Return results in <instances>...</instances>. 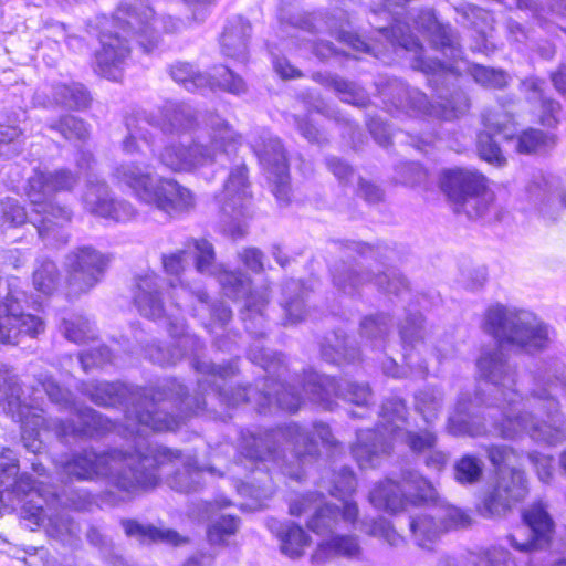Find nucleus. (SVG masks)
<instances>
[{"label":"nucleus","mask_w":566,"mask_h":566,"mask_svg":"<svg viewBox=\"0 0 566 566\" xmlns=\"http://www.w3.org/2000/svg\"><path fill=\"white\" fill-rule=\"evenodd\" d=\"M478 369L494 386L488 402L484 420L475 423L471 417L473 406L468 395H461L454 412L449 417L448 430L453 436L481 437L492 434L502 439H517L528 434L533 440L556 446L566 440V420L559 413L556 394L566 384H551L549 388L536 382L526 397L515 390V370L509 365L501 349L481 355Z\"/></svg>","instance_id":"nucleus-1"},{"label":"nucleus","mask_w":566,"mask_h":566,"mask_svg":"<svg viewBox=\"0 0 566 566\" xmlns=\"http://www.w3.org/2000/svg\"><path fill=\"white\" fill-rule=\"evenodd\" d=\"M0 413L10 415L20 422L23 446L32 453L43 449L41 432L65 440L112 428V423L94 409L78 407L72 394L48 374H39L32 396L22 397L18 377L1 361Z\"/></svg>","instance_id":"nucleus-2"},{"label":"nucleus","mask_w":566,"mask_h":566,"mask_svg":"<svg viewBox=\"0 0 566 566\" xmlns=\"http://www.w3.org/2000/svg\"><path fill=\"white\" fill-rule=\"evenodd\" d=\"M166 448H158L147 454L124 453L119 450L98 452L86 448L61 461V471L78 481L106 479L116 489L133 494L155 488L159 480L158 470L179 459Z\"/></svg>","instance_id":"nucleus-3"},{"label":"nucleus","mask_w":566,"mask_h":566,"mask_svg":"<svg viewBox=\"0 0 566 566\" xmlns=\"http://www.w3.org/2000/svg\"><path fill=\"white\" fill-rule=\"evenodd\" d=\"M161 263L165 273L170 276L169 286L172 290L171 298L175 301L169 307L165 305L161 297L164 281L159 275L150 272L136 279L134 302L143 316L151 319L166 318L168 332L172 337L181 338L184 344H193L195 339L187 334L185 321L178 313L182 307H188L189 300L196 298L202 306L206 305V292L191 290L181 280L189 264L186 250L163 254Z\"/></svg>","instance_id":"nucleus-4"},{"label":"nucleus","mask_w":566,"mask_h":566,"mask_svg":"<svg viewBox=\"0 0 566 566\" xmlns=\"http://www.w3.org/2000/svg\"><path fill=\"white\" fill-rule=\"evenodd\" d=\"M17 496H25L21 516L35 527H44L49 536L62 542H71L76 536L78 526L62 510V506L84 511L92 504L91 495L84 491L73 492L65 501L54 492L35 488L34 481L21 474L15 481Z\"/></svg>","instance_id":"nucleus-5"},{"label":"nucleus","mask_w":566,"mask_h":566,"mask_svg":"<svg viewBox=\"0 0 566 566\" xmlns=\"http://www.w3.org/2000/svg\"><path fill=\"white\" fill-rule=\"evenodd\" d=\"M407 408L400 398H391L381 407V422L378 430H359L357 441L352 447V453L360 468L377 465L379 458L389 452L391 440L401 439L412 451L423 452L434 447L436 434L429 430L423 432H405L402 424L406 422Z\"/></svg>","instance_id":"nucleus-6"},{"label":"nucleus","mask_w":566,"mask_h":566,"mask_svg":"<svg viewBox=\"0 0 566 566\" xmlns=\"http://www.w3.org/2000/svg\"><path fill=\"white\" fill-rule=\"evenodd\" d=\"M195 369L200 374L198 387L201 391H209V396L219 399L229 407L238 406L240 402L254 401L259 408V412H263L268 406L272 403V394L275 395L277 406L286 411H296L303 398L291 385L279 384L273 379H266L264 391H259L252 387L239 388L235 392L228 395L221 390V384L232 377L238 368L233 363L224 366L214 365L208 360H196Z\"/></svg>","instance_id":"nucleus-7"},{"label":"nucleus","mask_w":566,"mask_h":566,"mask_svg":"<svg viewBox=\"0 0 566 566\" xmlns=\"http://www.w3.org/2000/svg\"><path fill=\"white\" fill-rule=\"evenodd\" d=\"M114 176L139 201L170 217L188 213L196 206V198L190 189L172 178L155 179L148 165L126 163L115 169Z\"/></svg>","instance_id":"nucleus-8"},{"label":"nucleus","mask_w":566,"mask_h":566,"mask_svg":"<svg viewBox=\"0 0 566 566\" xmlns=\"http://www.w3.org/2000/svg\"><path fill=\"white\" fill-rule=\"evenodd\" d=\"M78 181L80 177L66 168L54 171L35 169L29 177L25 195L33 207L29 220L43 240L55 235L56 228L64 227L72 218V212L66 207L56 206L50 200L51 196L60 191H71Z\"/></svg>","instance_id":"nucleus-9"},{"label":"nucleus","mask_w":566,"mask_h":566,"mask_svg":"<svg viewBox=\"0 0 566 566\" xmlns=\"http://www.w3.org/2000/svg\"><path fill=\"white\" fill-rule=\"evenodd\" d=\"M239 136L222 120H213L209 132L189 145L170 144L159 154V161L174 172H195L211 167L228 156V148Z\"/></svg>","instance_id":"nucleus-10"},{"label":"nucleus","mask_w":566,"mask_h":566,"mask_svg":"<svg viewBox=\"0 0 566 566\" xmlns=\"http://www.w3.org/2000/svg\"><path fill=\"white\" fill-rule=\"evenodd\" d=\"M166 399L178 400L185 410L191 412L202 410L207 406L206 399L187 396L184 386L175 379L166 380L163 386L145 395L144 400L126 411L129 430L137 434H144L148 429L175 430L184 417L168 415L165 410L157 409V403Z\"/></svg>","instance_id":"nucleus-11"},{"label":"nucleus","mask_w":566,"mask_h":566,"mask_svg":"<svg viewBox=\"0 0 566 566\" xmlns=\"http://www.w3.org/2000/svg\"><path fill=\"white\" fill-rule=\"evenodd\" d=\"M484 328L501 347L511 346L534 352L548 343L547 326L533 313L510 308L500 304L488 308Z\"/></svg>","instance_id":"nucleus-12"},{"label":"nucleus","mask_w":566,"mask_h":566,"mask_svg":"<svg viewBox=\"0 0 566 566\" xmlns=\"http://www.w3.org/2000/svg\"><path fill=\"white\" fill-rule=\"evenodd\" d=\"M488 459L497 470L494 488L484 496L480 512L485 517L504 514L527 494L526 479L523 471L512 468L506 470L516 452L512 447L492 444L485 449Z\"/></svg>","instance_id":"nucleus-13"},{"label":"nucleus","mask_w":566,"mask_h":566,"mask_svg":"<svg viewBox=\"0 0 566 566\" xmlns=\"http://www.w3.org/2000/svg\"><path fill=\"white\" fill-rule=\"evenodd\" d=\"M284 441L291 449V453L300 462L304 463L307 457H313L316 444L310 432L296 423L265 431L256 434L250 431H242L239 441L240 454L250 461H277L279 444Z\"/></svg>","instance_id":"nucleus-14"},{"label":"nucleus","mask_w":566,"mask_h":566,"mask_svg":"<svg viewBox=\"0 0 566 566\" xmlns=\"http://www.w3.org/2000/svg\"><path fill=\"white\" fill-rule=\"evenodd\" d=\"M197 125L195 112L189 105L167 103L161 118L154 122L147 116L127 118L128 135L123 140V150L128 155L153 153V134L150 128H159L165 134L182 135L190 133Z\"/></svg>","instance_id":"nucleus-15"},{"label":"nucleus","mask_w":566,"mask_h":566,"mask_svg":"<svg viewBox=\"0 0 566 566\" xmlns=\"http://www.w3.org/2000/svg\"><path fill=\"white\" fill-rule=\"evenodd\" d=\"M440 182L443 192L454 202L455 212H463L471 219L484 216L493 201L485 178L476 171L448 169L442 172Z\"/></svg>","instance_id":"nucleus-16"},{"label":"nucleus","mask_w":566,"mask_h":566,"mask_svg":"<svg viewBox=\"0 0 566 566\" xmlns=\"http://www.w3.org/2000/svg\"><path fill=\"white\" fill-rule=\"evenodd\" d=\"M437 495L431 482L417 471L405 470L400 484L389 479L380 482L370 491L369 501L376 509L397 513L403 511L408 504L433 502Z\"/></svg>","instance_id":"nucleus-17"},{"label":"nucleus","mask_w":566,"mask_h":566,"mask_svg":"<svg viewBox=\"0 0 566 566\" xmlns=\"http://www.w3.org/2000/svg\"><path fill=\"white\" fill-rule=\"evenodd\" d=\"M23 302L25 293L19 287V280L10 279L4 301L0 304L1 344H15L21 334L36 336L44 331V323L40 317L23 313Z\"/></svg>","instance_id":"nucleus-18"},{"label":"nucleus","mask_w":566,"mask_h":566,"mask_svg":"<svg viewBox=\"0 0 566 566\" xmlns=\"http://www.w3.org/2000/svg\"><path fill=\"white\" fill-rule=\"evenodd\" d=\"M218 280L229 297L244 298L241 317L245 328L255 337H263L265 335L264 310L269 302L266 290L252 292L250 279L242 272L224 271L219 273Z\"/></svg>","instance_id":"nucleus-19"},{"label":"nucleus","mask_w":566,"mask_h":566,"mask_svg":"<svg viewBox=\"0 0 566 566\" xmlns=\"http://www.w3.org/2000/svg\"><path fill=\"white\" fill-rule=\"evenodd\" d=\"M116 19L135 30L137 42L146 53L151 52L158 43L159 24L165 32H177L182 25L171 15L155 18L154 10L142 0L134 4H122L116 11Z\"/></svg>","instance_id":"nucleus-20"},{"label":"nucleus","mask_w":566,"mask_h":566,"mask_svg":"<svg viewBox=\"0 0 566 566\" xmlns=\"http://www.w3.org/2000/svg\"><path fill=\"white\" fill-rule=\"evenodd\" d=\"M221 212L224 231L233 238L245 233V224L241 219L245 216L249 200V184L244 165L233 168L224 184L223 190L216 197Z\"/></svg>","instance_id":"nucleus-21"},{"label":"nucleus","mask_w":566,"mask_h":566,"mask_svg":"<svg viewBox=\"0 0 566 566\" xmlns=\"http://www.w3.org/2000/svg\"><path fill=\"white\" fill-rule=\"evenodd\" d=\"M303 391L307 399L332 409V397L337 396L357 406H366L371 399V391L367 384L352 381L337 382L334 378L314 371L305 376Z\"/></svg>","instance_id":"nucleus-22"},{"label":"nucleus","mask_w":566,"mask_h":566,"mask_svg":"<svg viewBox=\"0 0 566 566\" xmlns=\"http://www.w3.org/2000/svg\"><path fill=\"white\" fill-rule=\"evenodd\" d=\"M113 28L114 31L108 30L101 33V49L95 53V71L103 77L119 81L123 65L130 53L127 35L132 33L137 36V34L127 23L118 22L116 14Z\"/></svg>","instance_id":"nucleus-23"},{"label":"nucleus","mask_w":566,"mask_h":566,"mask_svg":"<svg viewBox=\"0 0 566 566\" xmlns=\"http://www.w3.org/2000/svg\"><path fill=\"white\" fill-rule=\"evenodd\" d=\"M252 148L268 174V179L273 187L272 192L276 199L281 202L289 201V165L281 142L268 132H262L252 142Z\"/></svg>","instance_id":"nucleus-24"},{"label":"nucleus","mask_w":566,"mask_h":566,"mask_svg":"<svg viewBox=\"0 0 566 566\" xmlns=\"http://www.w3.org/2000/svg\"><path fill=\"white\" fill-rule=\"evenodd\" d=\"M332 277L334 285L346 294H354L361 286L373 281L370 273L363 271L361 264H352L344 261L332 268ZM374 283L380 290L394 294H399L408 289L406 279L395 272H384L375 275Z\"/></svg>","instance_id":"nucleus-25"},{"label":"nucleus","mask_w":566,"mask_h":566,"mask_svg":"<svg viewBox=\"0 0 566 566\" xmlns=\"http://www.w3.org/2000/svg\"><path fill=\"white\" fill-rule=\"evenodd\" d=\"M443 102L430 104L427 96L417 88L401 86L396 106L415 115H428L442 119H453L469 108L467 96L455 92L451 99L440 96Z\"/></svg>","instance_id":"nucleus-26"},{"label":"nucleus","mask_w":566,"mask_h":566,"mask_svg":"<svg viewBox=\"0 0 566 566\" xmlns=\"http://www.w3.org/2000/svg\"><path fill=\"white\" fill-rule=\"evenodd\" d=\"M108 260L97 250L83 247L67 254V282L75 293L86 292L102 277Z\"/></svg>","instance_id":"nucleus-27"},{"label":"nucleus","mask_w":566,"mask_h":566,"mask_svg":"<svg viewBox=\"0 0 566 566\" xmlns=\"http://www.w3.org/2000/svg\"><path fill=\"white\" fill-rule=\"evenodd\" d=\"M172 80L181 84L187 91L193 92L198 88L210 85L218 86L227 92L240 94L244 92L243 80L226 66L214 69L212 76H207L185 62H177L170 67Z\"/></svg>","instance_id":"nucleus-28"},{"label":"nucleus","mask_w":566,"mask_h":566,"mask_svg":"<svg viewBox=\"0 0 566 566\" xmlns=\"http://www.w3.org/2000/svg\"><path fill=\"white\" fill-rule=\"evenodd\" d=\"M289 512L293 516L310 514L307 527L317 535H328L342 515L338 507L324 502L322 494L311 492L291 500Z\"/></svg>","instance_id":"nucleus-29"},{"label":"nucleus","mask_w":566,"mask_h":566,"mask_svg":"<svg viewBox=\"0 0 566 566\" xmlns=\"http://www.w3.org/2000/svg\"><path fill=\"white\" fill-rule=\"evenodd\" d=\"M403 345V358L410 369V375L417 378L428 376V365L424 356L431 352L424 342L423 319L420 314L407 318L400 328Z\"/></svg>","instance_id":"nucleus-30"},{"label":"nucleus","mask_w":566,"mask_h":566,"mask_svg":"<svg viewBox=\"0 0 566 566\" xmlns=\"http://www.w3.org/2000/svg\"><path fill=\"white\" fill-rule=\"evenodd\" d=\"M83 203L91 213L115 221H127L135 216L134 207L125 200H115L104 181L86 185Z\"/></svg>","instance_id":"nucleus-31"},{"label":"nucleus","mask_w":566,"mask_h":566,"mask_svg":"<svg viewBox=\"0 0 566 566\" xmlns=\"http://www.w3.org/2000/svg\"><path fill=\"white\" fill-rule=\"evenodd\" d=\"M523 518L532 532V539L520 544L512 536V545L520 551H531L546 546L554 532V522L547 512L546 505L536 502L523 512Z\"/></svg>","instance_id":"nucleus-32"},{"label":"nucleus","mask_w":566,"mask_h":566,"mask_svg":"<svg viewBox=\"0 0 566 566\" xmlns=\"http://www.w3.org/2000/svg\"><path fill=\"white\" fill-rule=\"evenodd\" d=\"M415 23L418 29L430 34L431 41L437 48H440L443 52L449 50L450 56L454 60L460 57L461 50L458 46L457 35L450 25L439 23L432 11H422Z\"/></svg>","instance_id":"nucleus-33"},{"label":"nucleus","mask_w":566,"mask_h":566,"mask_svg":"<svg viewBox=\"0 0 566 566\" xmlns=\"http://www.w3.org/2000/svg\"><path fill=\"white\" fill-rule=\"evenodd\" d=\"M251 25L242 17L229 20L221 35V50L226 56L244 60L248 53V39Z\"/></svg>","instance_id":"nucleus-34"},{"label":"nucleus","mask_w":566,"mask_h":566,"mask_svg":"<svg viewBox=\"0 0 566 566\" xmlns=\"http://www.w3.org/2000/svg\"><path fill=\"white\" fill-rule=\"evenodd\" d=\"M82 391L94 403L102 407H115L123 405L126 401L128 395V388L118 382L84 384Z\"/></svg>","instance_id":"nucleus-35"},{"label":"nucleus","mask_w":566,"mask_h":566,"mask_svg":"<svg viewBox=\"0 0 566 566\" xmlns=\"http://www.w3.org/2000/svg\"><path fill=\"white\" fill-rule=\"evenodd\" d=\"M123 527L128 536H135L140 542H161L171 545L185 543L177 532L168 528H160L154 525H144L133 520L123 521Z\"/></svg>","instance_id":"nucleus-36"},{"label":"nucleus","mask_w":566,"mask_h":566,"mask_svg":"<svg viewBox=\"0 0 566 566\" xmlns=\"http://www.w3.org/2000/svg\"><path fill=\"white\" fill-rule=\"evenodd\" d=\"M356 489V479L348 468H343L338 473L329 493L344 501L342 518L346 522L354 523L358 516V507L355 502L345 500V496L350 495Z\"/></svg>","instance_id":"nucleus-37"},{"label":"nucleus","mask_w":566,"mask_h":566,"mask_svg":"<svg viewBox=\"0 0 566 566\" xmlns=\"http://www.w3.org/2000/svg\"><path fill=\"white\" fill-rule=\"evenodd\" d=\"M283 308L285 311L286 321L290 324L301 322L306 314L305 295L307 294L302 282L290 280L283 287Z\"/></svg>","instance_id":"nucleus-38"},{"label":"nucleus","mask_w":566,"mask_h":566,"mask_svg":"<svg viewBox=\"0 0 566 566\" xmlns=\"http://www.w3.org/2000/svg\"><path fill=\"white\" fill-rule=\"evenodd\" d=\"M313 78L322 85L332 87L344 103L356 106H365L367 103L364 90L352 82L322 73L313 74Z\"/></svg>","instance_id":"nucleus-39"},{"label":"nucleus","mask_w":566,"mask_h":566,"mask_svg":"<svg viewBox=\"0 0 566 566\" xmlns=\"http://www.w3.org/2000/svg\"><path fill=\"white\" fill-rule=\"evenodd\" d=\"M430 514H420L410 518L409 528L415 543L421 548H431V545L442 534V527Z\"/></svg>","instance_id":"nucleus-40"},{"label":"nucleus","mask_w":566,"mask_h":566,"mask_svg":"<svg viewBox=\"0 0 566 566\" xmlns=\"http://www.w3.org/2000/svg\"><path fill=\"white\" fill-rule=\"evenodd\" d=\"M360 553V546L357 538L348 535L332 536L328 541L318 544L315 558L322 559L328 556L337 555L345 557H356Z\"/></svg>","instance_id":"nucleus-41"},{"label":"nucleus","mask_w":566,"mask_h":566,"mask_svg":"<svg viewBox=\"0 0 566 566\" xmlns=\"http://www.w3.org/2000/svg\"><path fill=\"white\" fill-rule=\"evenodd\" d=\"M201 470L197 467V461L188 457L182 461V469L177 471L168 478V484L171 489L189 493L196 491L200 484Z\"/></svg>","instance_id":"nucleus-42"},{"label":"nucleus","mask_w":566,"mask_h":566,"mask_svg":"<svg viewBox=\"0 0 566 566\" xmlns=\"http://www.w3.org/2000/svg\"><path fill=\"white\" fill-rule=\"evenodd\" d=\"M281 551L290 557H300L310 545L311 538L305 531L294 523H291L279 532Z\"/></svg>","instance_id":"nucleus-43"},{"label":"nucleus","mask_w":566,"mask_h":566,"mask_svg":"<svg viewBox=\"0 0 566 566\" xmlns=\"http://www.w3.org/2000/svg\"><path fill=\"white\" fill-rule=\"evenodd\" d=\"M60 272L56 264L48 259H39L32 274V283L36 291L52 294L59 286Z\"/></svg>","instance_id":"nucleus-44"},{"label":"nucleus","mask_w":566,"mask_h":566,"mask_svg":"<svg viewBox=\"0 0 566 566\" xmlns=\"http://www.w3.org/2000/svg\"><path fill=\"white\" fill-rule=\"evenodd\" d=\"M465 562L469 566H511V554L497 546L480 547L468 551Z\"/></svg>","instance_id":"nucleus-45"},{"label":"nucleus","mask_w":566,"mask_h":566,"mask_svg":"<svg viewBox=\"0 0 566 566\" xmlns=\"http://www.w3.org/2000/svg\"><path fill=\"white\" fill-rule=\"evenodd\" d=\"M484 463L481 459L464 454L453 465L454 480L461 485L478 483L483 474Z\"/></svg>","instance_id":"nucleus-46"},{"label":"nucleus","mask_w":566,"mask_h":566,"mask_svg":"<svg viewBox=\"0 0 566 566\" xmlns=\"http://www.w3.org/2000/svg\"><path fill=\"white\" fill-rule=\"evenodd\" d=\"M442 402L443 394L440 389L434 387L420 390L415 396V408L427 422H431L438 418Z\"/></svg>","instance_id":"nucleus-47"},{"label":"nucleus","mask_w":566,"mask_h":566,"mask_svg":"<svg viewBox=\"0 0 566 566\" xmlns=\"http://www.w3.org/2000/svg\"><path fill=\"white\" fill-rule=\"evenodd\" d=\"M54 99L56 104L69 108H84L90 103L85 88L78 84H59L54 87Z\"/></svg>","instance_id":"nucleus-48"},{"label":"nucleus","mask_w":566,"mask_h":566,"mask_svg":"<svg viewBox=\"0 0 566 566\" xmlns=\"http://www.w3.org/2000/svg\"><path fill=\"white\" fill-rule=\"evenodd\" d=\"M555 144L554 137L539 129L524 130L515 139V149L520 154H533Z\"/></svg>","instance_id":"nucleus-49"},{"label":"nucleus","mask_w":566,"mask_h":566,"mask_svg":"<svg viewBox=\"0 0 566 566\" xmlns=\"http://www.w3.org/2000/svg\"><path fill=\"white\" fill-rule=\"evenodd\" d=\"M61 332L70 342L82 344L94 337V331L90 321L80 315L63 318Z\"/></svg>","instance_id":"nucleus-50"},{"label":"nucleus","mask_w":566,"mask_h":566,"mask_svg":"<svg viewBox=\"0 0 566 566\" xmlns=\"http://www.w3.org/2000/svg\"><path fill=\"white\" fill-rule=\"evenodd\" d=\"M467 71L478 84L486 88L501 90L509 83V75L502 70L472 64L468 66Z\"/></svg>","instance_id":"nucleus-51"},{"label":"nucleus","mask_w":566,"mask_h":566,"mask_svg":"<svg viewBox=\"0 0 566 566\" xmlns=\"http://www.w3.org/2000/svg\"><path fill=\"white\" fill-rule=\"evenodd\" d=\"M239 528V521L231 515H222L212 521L207 530V537L211 545H226L228 538Z\"/></svg>","instance_id":"nucleus-52"},{"label":"nucleus","mask_w":566,"mask_h":566,"mask_svg":"<svg viewBox=\"0 0 566 566\" xmlns=\"http://www.w3.org/2000/svg\"><path fill=\"white\" fill-rule=\"evenodd\" d=\"M18 474V460L12 450L3 449L0 454V499H3L4 492H15V481Z\"/></svg>","instance_id":"nucleus-53"},{"label":"nucleus","mask_w":566,"mask_h":566,"mask_svg":"<svg viewBox=\"0 0 566 566\" xmlns=\"http://www.w3.org/2000/svg\"><path fill=\"white\" fill-rule=\"evenodd\" d=\"M49 127L69 140H84L88 136L85 123L73 115L63 116L57 122L50 124Z\"/></svg>","instance_id":"nucleus-54"},{"label":"nucleus","mask_w":566,"mask_h":566,"mask_svg":"<svg viewBox=\"0 0 566 566\" xmlns=\"http://www.w3.org/2000/svg\"><path fill=\"white\" fill-rule=\"evenodd\" d=\"M335 345H323L322 355L326 360L340 364L343 361H354L358 358V350L348 344V339L346 337L340 339L335 335Z\"/></svg>","instance_id":"nucleus-55"},{"label":"nucleus","mask_w":566,"mask_h":566,"mask_svg":"<svg viewBox=\"0 0 566 566\" xmlns=\"http://www.w3.org/2000/svg\"><path fill=\"white\" fill-rule=\"evenodd\" d=\"M482 119H483V124L485 127L484 133H491V134L504 133L505 137L509 138L506 130L509 129V125L512 123L513 117L502 106H496V107L486 109L482 114Z\"/></svg>","instance_id":"nucleus-56"},{"label":"nucleus","mask_w":566,"mask_h":566,"mask_svg":"<svg viewBox=\"0 0 566 566\" xmlns=\"http://www.w3.org/2000/svg\"><path fill=\"white\" fill-rule=\"evenodd\" d=\"M492 135L491 133H481L479 135L478 151L483 160L495 166H502L505 164L506 159Z\"/></svg>","instance_id":"nucleus-57"},{"label":"nucleus","mask_w":566,"mask_h":566,"mask_svg":"<svg viewBox=\"0 0 566 566\" xmlns=\"http://www.w3.org/2000/svg\"><path fill=\"white\" fill-rule=\"evenodd\" d=\"M437 518L442 527V533L450 530L468 527L472 521L468 513L454 506L443 509Z\"/></svg>","instance_id":"nucleus-58"},{"label":"nucleus","mask_w":566,"mask_h":566,"mask_svg":"<svg viewBox=\"0 0 566 566\" xmlns=\"http://www.w3.org/2000/svg\"><path fill=\"white\" fill-rule=\"evenodd\" d=\"M196 250V268L200 273L213 274L214 273V249L213 245L206 239L193 241Z\"/></svg>","instance_id":"nucleus-59"},{"label":"nucleus","mask_w":566,"mask_h":566,"mask_svg":"<svg viewBox=\"0 0 566 566\" xmlns=\"http://www.w3.org/2000/svg\"><path fill=\"white\" fill-rule=\"evenodd\" d=\"M21 130L17 126L0 125V156L11 158L21 151Z\"/></svg>","instance_id":"nucleus-60"},{"label":"nucleus","mask_w":566,"mask_h":566,"mask_svg":"<svg viewBox=\"0 0 566 566\" xmlns=\"http://www.w3.org/2000/svg\"><path fill=\"white\" fill-rule=\"evenodd\" d=\"M379 32L391 44H398L408 51L422 50L418 39L409 33H406L400 25L382 28L379 30Z\"/></svg>","instance_id":"nucleus-61"},{"label":"nucleus","mask_w":566,"mask_h":566,"mask_svg":"<svg viewBox=\"0 0 566 566\" xmlns=\"http://www.w3.org/2000/svg\"><path fill=\"white\" fill-rule=\"evenodd\" d=\"M389 327L390 318L385 314L368 316L360 324L361 335L375 339H382L387 335Z\"/></svg>","instance_id":"nucleus-62"},{"label":"nucleus","mask_w":566,"mask_h":566,"mask_svg":"<svg viewBox=\"0 0 566 566\" xmlns=\"http://www.w3.org/2000/svg\"><path fill=\"white\" fill-rule=\"evenodd\" d=\"M366 532L373 536L384 538L390 546L397 547L403 543V537L400 536L385 518L374 521Z\"/></svg>","instance_id":"nucleus-63"},{"label":"nucleus","mask_w":566,"mask_h":566,"mask_svg":"<svg viewBox=\"0 0 566 566\" xmlns=\"http://www.w3.org/2000/svg\"><path fill=\"white\" fill-rule=\"evenodd\" d=\"M2 219L13 227L22 226L29 219L24 208L17 199L7 198L2 202Z\"/></svg>","instance_id":"nucleus-64"}]
</instances>
